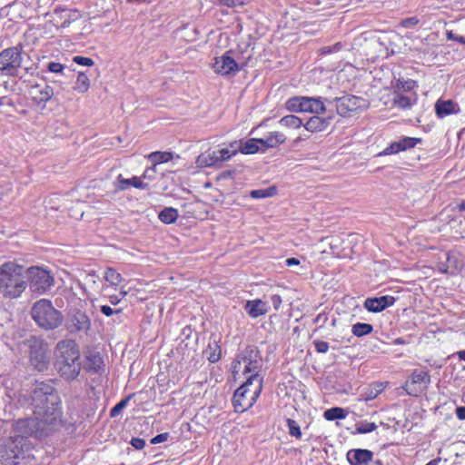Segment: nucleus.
I'll return each mask as SVG.
<instances>
[{
	"mask_svg": "<svg viewBox=\"0 0 465 465\" xmlns=\"http://www.w3.org/2000/svg\"><path fill=\"white\" fill-rule=\"evenodd\" d=\"M31 398L34 416L18 420L17 430L42 439L61 426V399L54 387L45 381L35 384Z\"/></svg>",
	"mask_w": 465,
	"mask_h": 465,
	"instance_id": "1",
	"label": "nucleus"
},
{
	"mask_svg": "<svg viewBox=\"0 0 465 465\" xmlns=\"http://www.w3.org/2000/svg\"><path fill=\"white\" fill-rule=\"evenodd\" d=\"M54 366L60 376L65 380H74L81 371L80 351L74 340H63L54 349Z\"/></svg>",
	"mask_w": 465,
	"mask_h": 465,
	"instance_id": "2",
	"label": "nucleus"
},
{
	"mask_svg": "<svg viewBox=\"0 0 465 465\" xmlns=\"http://www.w3.org/2000/svg\"><path fill=\"white\" fill-rule=\"evenodd\" d=\"M27 287V277L23 266L5 262L0 266V296L15 299L21 296Z\"/></svg>",
	"mask_w": 465,
	"mask_h": 465,
	"instance_id": "3",
	"label": "nucleus"
},
{
	"mask_svg": "<svg viewBox=\"0 0 465 465\" xmlns=\"http://www.w3.org/2000/svg\"><path fill=\"white\" fill-rule=\"evenodd\" d=\"M15 435L8 438L0 448V460L6 465H18L20 460L25 458L28 450L26 438L35 434H25L17 430V421L15 426Z\"/></svg>",
	"mask_w": 465,
	"mask_h": 465,
	"instance_id": "4",
	"label": "nucleus"
},
{
	"mask_svg": "<svg viewBox=\"0 0 465 465\" xmlns=\"http://www.w3.org/2000/svg\"><path fill=\"white\" fill-rule=\"evenodd\" d=\"M232 368L233 373L242 371L246 376V379L252 378L255 375L258 378H263L261 375L262 369L261 352L255 346L244 348L232 361Z\"/></svg>",
	"mask_w": 465,
	"mask_h": 465,
	"instance_id": "5",
	"label": "nucleus"
},
{
	"mask_svg": "<svg viewBox=\"0 0 465 465\" xmlns=\"http://www.w3.org/2000/svg\"><path fill=\"white\" fill-rule=\"evenodd\" d=\"M263 378L256 375L247 378L246 381L234 392L232 403L236 412H243L256 402L262 390Z\"/></svg>",
	"mask_w": 465,
	"mask_h": 465,
	"instance_id": "6",
	"label": "nucleus"
},
{
	"mask_svg": "<svg viewBox=\"0 0 465 465\" xmlns=\"http://www.w3.org/2000/svg\"><path fill=\"white\" fill-rule=\"evenodd\" d=\"M32 317L39 327L45 330L56 329L63 322L62 313L54 308L50 301L45 299H42L34 304Z\"/></svg>",
	"mask_w": 465,
	"mask_h": 465,
	"instance_id": "7",
	"label": "nucleus"
},
{
	"mask_svg": "<svg viewBox=\"0 0 465 465\" xmlns=\"http://www.w3.org/2000/svg\"><path fill=\"white\" fill-rule=\"evenodd\" d=\"M25 343L29 348L31 365L38 371L47 370L50 361L47 343L36 336H31L26 340Z\"/></svg>",
	"mask_w": 465,
	"mask_h": 465,
	"instance_id": "8",
	"label": "nucleus"
},
{
	"mask_svg": "<svg viewBox=\"0 0 465 465\" xmlns=\"http://www.w3.org/2000/svg\"><path fill=\"white\" fill-rule=\"evenodd\" d=\"M27 282L33 292L42 294L54 285V278L50 273L39 267H31L25 271Z\"/></svg>",
	"mask_w": 465,
	"mask_h": 465,
	"instance_id": "9",
	"label": "nucleus"
},
{
	"mask_svg": "<svg viewBox=\"0 0 465 465\" xmlns=\"http://www.w3.org/2000/svg\"><path fill=\"white\" fill-rule=\"evenodd\" d=\"M324 101L329 104L335 103L336 112L342 117L351 116V114L367 107V104L364 99L351 94L342 97H335L332 100L325 98Z\"/></svg>",
	"mask_w": 465,
	"mask_h": 465,
	"instance_id": "10",
	"label": "nucleus"
},
{
	"mask_svg": "<svg viewBox=\"0 0 465 465\" xmlns=\"http://www.w3.org/2000/svg\"><path fill=\"white\" fill-rule=\"evenodd\" d=\"M232 51L229 50L223 55L217 56L213 64V71L222 76H233L242 68L232 56Z\"/></svg>",
	"mask_w": 465,
	"mask_h": 465,
	"instance_id": "11",
	"label": "nucleus"
},
{
	"mask_svg": "<svg viewBox=\"0 0 465 465\" xmlns=\"http://www.w3.org/2000/svg\"><path fill=\"white\" fill-rule=\"evenodd\" d=\"M23 61L22 54L17 46L8 47L0 52V71L13 74Z\"/></svg>",
	"mask_w": 465,
	"mask_h": 465,
	"instance_id": "12",
	"label": "nucleus"
},
{
	"mask_svg": "<svg viewBox=\"0 0 465 465\" xmlns=\"http://www.w3.org/2000/svg\"><path fill=\"white\" fill-rule=\"evenodd\" d=\"M65 327L72 334L79 332L87 333L91 328V320L85 312L80 310H74L66 320Z\"/></svg>",
	"mask_w": 465,
	"mask_h": 465,
	"instance_id": "13",
	"label": "nucleus"
},
{
	"mask_svg": "<svg viewBox=\"0 0 465 465\" xmlns=\"http://www.w3.org/2000/svg\"><path fill=\"white\" fill-rule=\"evenodd\" d=\"M346 458L351 465H368L373 459V452L366 449L350 450Z\"/></svg>",
	"mask_w": 465,
	"mask_h": 465,
	"instance_id": "14",
	"label": "nucleus"
},
{
	"mask_svg": "<svg viewBox=\"0 0 465 465\" xmlns=\"http://www.w3.org/2000/svg\"><path fill=\"white\" fill-rule=\"evenodd\" d=\"M395 301V298L390 295L368 298L364 302V306L369 312H380L393 305Z\"/></svg>",
	"mask_w": 465,
	"mask_h": 465,
	"instance_id": "15",
	"label": "nucleus"
},
{
	"mask_svg": "<svg viewBox=\"0 0 465 465\" xmlns=\"http://www.w3.org/2000/svg\"><path fill=\"white\" fill-rule=\"evenodd\" d=\"M114 188L117 191H125L129 189L131 186H134L137 189H148L149 184L143 183L140 177L133 176L132 178L126 179L124 178L122 174H119L115 181L114 182Z\"/></svg>",
	"mask_w": 465,
	"mask_h": 465,
	"instance_id": "16",
	"label": "nucleus"
},
{
	"mask_svg": "<svg viewBox=\"0 0 465 465\" xmlns=\"http://www.w3.org/2000/svg\"><path fill=\"white\" fill-rule=\"evenodd\" d=\"M333 119V115L327 117H321L320 114H315L308 119L303 124L304 128L311 133H318L324 131Z\"/></svg>",
	"mask_w": 465,
	"mask_h": 465,
	"instance_id": "17",
	"label": "nucleus"
},
{
	"mask_svg": "<svg viewBox=\"0 0 465 465\" xmlns=\"http://www.w3.org/2000/svg\"><path fill=\"white\" fill-rule=\"evenodd\" d=\"M326 111L327 109L322 97L304 96L303 113L323 114Z\"/></svg>",
	"mask_w": 465,
	"mask_h": 465,
	"instance_id": "18",
	"label": "nucleus"
},
{
	"mask_svg": "<svg viewBox=\"0 0 465 465\" xmlns=\"http://www.w3.org/2000/svg\"><path fill=\"white\" fill-rule=\"evenodd\" d=\"M260 144L264 148H276L286 141L284 134L274 131L269 133L264 138H260Z\"/></svg>",
	"mask_w": 465,
	"mask_h": 465,
	"instance_id": "19",
	"label": "nucleus"
},
{
	"mask_svg": "<svg viewBox=\"0 0 465 465\" xmlns=\"http://www.w3.org/2000/svg\"><path fill=\"white\" fill-rule=\"evenodd\" d=\"M435 110L438 116L444 117L451 114L458 113L460 108L458 104L454 103L451 100H439L435 104Z\"/></svg>",
	"mask_w": 465,
	"mask_h": 465,
	"instance_id": "20",
	"label": "nucleus"
},
{
	"mask_svg": "<svg viewBox=\"0 0 465 465\" xmlns=\"http://www.w3.org/2000/svg\"><path fill=\"white\" fill-rule=\"evenodd\" d=\"M199 167H214L219 164L217 153L215 151L207 150L202 153L196 159Z\"/></svg>",
	"mask_w": 465,
	"mask_h": 465,
	"instance_id": "21",
	"label": "nucleus"
},
{
	"mask_svg": "<svg viewBox=\"0 0 465 465\" xmlns=\"http://www.w3.org/2000/svg\"><path fill=\"white\" fill-rule=\"evenodd\" d=\"M245 309L247 310L248 314L252 318H257L267 312L265 303L261 300L248 301L245 304Z\"/></svg>",
	"mask_w": 465,
	"mask_h": 465,
	"instance_id": "22",
	"label": "nucleus"
},
{
	"mask_svg": "<svg viewBox=\"0 0 465 465\" xmlns=\"http://www.w3.org/2000/svg\"><path fill=\"white\" fill-rule=\"evenodd\" d=\"M86 368L93 372H100L104 366V361L99 353H90L86 356Z\"/></svg>",
	"mask_w": 465,
	"mask_h": 465,
	"instance_id": "23",
	"label": "nucleus"
},
{
	"mask_svg": "<svg viewBox=\"0 0 465 465\" xmlns=\"http://www.w3.org/2000/svg\"><path fill=\"white\" fill-rule=\"evenodd\" d=\"M304 96H292L285 102V109L292 113H303Z\"/></svg>",
	"mask_w": 465,
	"mask_h": 465,
	"instance_id": "24",
	"label": "nucleus"
},
{
	"mask_svg": "<svg viewBox=\"0 0 465 465\" xmlns=\"http://www.w3.org/2000/svg\"><path fill=\"white\" fill-rule=\"evenodd\" d=\"M178 211L173 207H165L159 213L158 218L165 224L173 223L178 218Z\"/></svg>",
	"mask_w": 465,
	"mask_h": 465,
	"instance_id": "25",
	"label": "nucleus"
},
{
	"mask_svg": "<svg viewBox=\"0 0 465 465\" xmlns=\"http://www.w3.org/2000/svg\"><path fill=\"white\" fill-rule=\"evenodd\" d=\"M260 141V138H251L244 143H241L240 152L244 154H252L257 153L259 151Z\"/></svg>",
	"mask_w": 465,
	"mask_h": 465,
	"instance_id": "26",
	"label": "nucleus"
},
{
	"mask_svg": "<svg viewBox=\"0 0 465 465\" xmlns=\"http://www.w3.org/2000/svg\"><path fill=\"white\" fill-rule=\"evenodd\" d=\"M347 414L348 411L340 407H332L323 412V417L327 420H342L346 418Z\"/></svg>",
	"mask_w": 465,
	"mask_h": 465,
	"instance_id": "27",
	"label": "nucleus"
},
{
	"mask_svg": "<svg viewBox=\"0 0 465 465\" xmlns=\"http://www.w3.org/2000/svg\"><path fill=\"white\" fill-rule=\"evenodd\" d=\"M393 106L400 109H410L413 105V102L408 96H405L400 93L394 92V97L392 100Z\"/></svg>",
	"mask_w": 465,
	"mask_h": 465,
	"instance_id": "28",
	"label": "nucleus"
},
{
	"mask_svg": "<svg viewBox=\"0 0 465 465\" xmlns=\"http://www.w3.org/2000/svg\"><path fill=\"white\" fill-rule=\"evenodd\" d=\"M392 87L394 88V92L399 93V91L402 90L405 92H410L414 89L416 86V82L413 80H403V79H396L391 82Z\"/></svg>",
	"mask_w": 465,
	"mask_h": 465,
	"instance_id": "29",
	"label": "nucleus"
},
{
	"mask_svg": "<svg viewBox=\"0 0 465 465\" xmlns=\"http://www.w3.org/2000/svg\"><path fill=\"white\" fill-rule=\"evenodd\" d=\"M148 158L153 163V166L156 167L157 164L171 161L173 154L169 152H153L149 154Z\"/></svg>",
	"mask_w": 465,
	"mask_h": 465,
	"instance_id": "30",
	"label": "nucleus"
},
{
	"mask_svg": "<svg viewBox=\"0 0 465 465\" xmlns=\"http://www.w3.org/2000/svg\"><path fill=\"white\" fill-rule=\"evenodd\" d=\"M280 124L284 127L294 129H298L302 125H303L302 119L293 114H289L282 117L280 120Z\"/></svg>",
	"mask_w": 465,
	"mask_h": 465,
	"instance_id": "31",
	"label": "nucleus"
},
{
	"mask_svg": "<svg viewBox=\"0 0 465 465\" xmlns=\"http://www.w3.org/2000/svg\"><path fill=\"white\" fill-rule=\"evenodd\" d=\"M373 331V327L370 323L357 322L352 325L351 331L357 337H362L370 334Z\"/></svg>",
	"mask_w": 465,
	"mask_h": 465,
	"instance_id": "32",
	"label": "nucleus"
},
{
	"mask_svg": "<svg viewBox=\"0 0 465 465\" xmlns=\"http://www.w3.org/2000/svg\"><path fill=\"white\" fill-rule=\"evenodd\" d=\"M90 86V81L88 76L84 73H79L77 75L74 90L79 93H84Z\"/></svg>",
	"mask_w": 465,
	"mask_h": 465,
	"instance_id": "33",
	"label": "nucleus"
},
{
	"mask_svg": "<svg viewBox=\"0 0 465 465\" xmlns=\"http://www.w3.org/2000/svg\"><path fill=\"white\" fill-rule=\"evenodd\" d=\"M276 192V188L272 186L266 189L252 190L251 191L250 195L254 199H263L275 195Z\"/></svg>",
	"mask_w": 465,
	"mask_h": 465,
	"instance_id": "34",
	"label": "nucleus"
},
{
	"mask_svg": "<svg viewBox=\"0 0 465 465\" xmlns=\"http://www.w3.org/2000/svg\"><path fill=\"white\" fill-rule=\"evenodd\" d=\"M104 280L113 286H118L122 282V276L114 269L107 268L104 272Z\"/></svg>",
	"mask_w": 465,
	"mask_h": 465,
	"instance_id": "35",
	"label": "nucleus"
},
{
	"mask_svg": "<svg viewBox=\"0 0 465 465\" xmlns=\"http://www.w3.org/2000/svg\"><path fill=\"white\" fill-rule=\"evenodd\" d=\"M47 68L50 72L54 74H60L61 75L66 76V77H73V71L68 70V74L64 72L65 66L60 63L56 62H50L47 64Z\"/></svg>",
	"mask_w": 465,
	"mask_h": 465,
	"instance_id": "36",
	"label": "nucleus"
},
{
	"mask_svg": "<svg viewBox=\"0 0 465 465\" xmlns=\"http://www.w3.org/2000/svg\"><path fill=\"white\" fill-rule=\"evenodd\" d=\"M430 382V375L426 371H414L411 374V383L412 384H421V383H429Z\"/></svg>",
	"mask_w": 465,
	"mask_h": 465,
	"instance_id": "37",
	"label": "nucleus"
},
{
	"mask_svg": "<svg viewBox=\"0 0 465 465\" xmlns=\"http://www.w3.org/2000/svg\"><path fill=\"white\" fill-rule=\"evenodd\" d=\"M287 427L289 430V434L292 437H295L296 439H301L302 436L301 428L297 421H295L292 419H287Z\"/></svg>",
	"mask_w": 465,
	"mask_h": 465,
	"instance_id": "38",
	"label": "nucleus"
},
{
	"mask_svg": "<svg viewBox=\"0 0 465 465\" xmlns=\"http://www.w3.org/2000/svg\"><path fill=\"white\" fill-rule=\"evenodd\" d=\"M215 153H217V158L219 163H221L222 162L230 160L233 155H235L237 153V148H234L233 150L229 148H223L215 151Z\"/></svg>",
	"mask_w": 465,
	"mask_h": 465,
	"instance_id": "39",
	"label": "nucleus"
},
{
	"mask_svg": "<svg viewBox=\"0 0 465 465\" xmlns=\"http://www.w3.org/2000/svg\"><path fill=\"white\" fill-rule=\"evenodd\" d=\"M377 429L374 422H361L356 424L355 432L358 434H365L371 432Z\"/></svg>",
	"mask_w": 465,
	"mask_h": 465,
	"instance_id": "40",
	"label": "nucleus"
},
{
	"mask_svg": "<svg viewBox=\"0 0 465 465\" xmlns=\"http://www.w3.org/2000/svg\"><path fill=\"white\" fill-rule=\"evenodd\" d=\"M420 141L421 140L419 138L405 137L399 141L401 151L413 148L417 143H420Z\"/></svg>",
	"mask_w": 465,
	"mask_h": 465,
	"instance_id": "41",
	"label": "nucleus"
},
{
	"mask_svg": "<svg viewBox=\"0 0 465 465\" xmlns=\"http://www.w3.org/2000/svg\"><path fill=\"white\" fill-rule=\"evenodd\" d=\"M131 396H128L122 401H120L114 407H113L110 411V416L112 418L117 417L121 411L126 407Z\"/></svg>",
	"mask_w": 465,
	"mask_h": 465,
	"instance_id": "42",
	"label": "nucleus"
},
{
	"mask_svg": "<svg viewBox=\"0 0 465 465\" xmlns=\"http://www.w3.org/2000/svg\"><path fill=\"white\" fill-rule=\"evenodd\" d=\"M39 94H40V98H39L40 102L46 103L54 95V89L49 85H45L42 90L39 91Z\"/></svg>",
	"mask_w": 465,
	"mask_h": 465,
	"instance_id": "43",
	"label": "nucleus"
},
{
	"mask_svg": "<svg viewBox=\"0 0 465 465\" xmlns=\"http://www.w3.org/2000/svg\"><path fill=\"white\" fill-rule=\"evenodd\" d=\"M399 142L392 143L390 146L386 147L382 152L379 153V155H389L392 153H398L401 151Z\"/></svg>",
	"mask_w": 465,
	"mask_h": 465,
	"instance_id": "44",
	"label": "nucleus"
},
{
	"mask_svg": "<svg viewBox=\"0 0 465 465\" xmlns=\"http://www.w3.org/2000/svg\"><path fill=\"white\" fill-rule=\"evenodd\" d=\"M247 0H219L220 5L235 8L238 6H243L246 4Z\"/></svg>",
	"mask_w": 465,
	"mask_h": 465,
	"instance_id": "45",
	"label": "nucleus"
},
{
	"mask_svg": "<svg viewBox=\"0 0 465 465\" xmlns=\"http://www.w3.org/2000/svg\"><path fill=\"white\" fill-rule=\"evenodd\" d=\"M313 345L317 352L319 353H326L329 351V343L327 341L315 340L313 341Z\"/></svg>",
	"mask_w": 465,
	"mask_h": 465,
	"instance_id": "46",
	"label": "nucleus"
},
{
	"mask_svg": "<svg viewBox=\"0 0 465 465\" xmlns=\"http://www.w3.org/2000/svg\"><path fill=\"white\" fill-rule=\"evenodd\" d=\"M73 61L75 64H77L79 65H83V66H92L94 64V62L93 59H91L89 57L79 56V55L74 56Z\"/></svg>",
	"mask_w": 465,
	"mask_h": 465,
	"instance_id": "47",
	"label": "nucleus"
},
{
	"mask_svg": "<svg viewBox=\"0 0 465 465\" xmlns=\"http://www.w3.org/2000/svg\"><path fill=\"white\" fill-rule=\"evenodd\" d=\"M108 290V287L107 286H104L102 288V293L104 297H107L109 302L114 304V305H116L118 304L121 300H122V297H120L118 294H107L106 292Z\"/></svg>",
	"mask_w": 465,
	"mask_h": 465,
	"instance_id": "48",
	"label": "nucleus"
},
{
	"mask_svg": "<svg viewBox=\"0 0 465 465\" xmlns=\"http://www.w3.org/2000/svg\"><path fill=\"white\" fill-rule=\"evenodd\" d=\"M418 23H419V19L412 16V17H408V18L402 19L401 21V25L404 28H412L415 25H417Z\"/></svg>",
	"mask_w": 465,
	"mask_h": 465,
	"instance_id": "49",
	"label": "nucleus"
},
{
	"mask_svg": "<svg viewBox=\"0 0 465 465\" xmlns=\"http://www.w3.org/2000/svg\"><path fill=\"white\" fill-rule=\"evenodd\" d=\"M220 357H221V349L220 347L217 345L216 342H214V348H213V351L210 352L209 355H208V360L211 361V362H216L220 360Z\"/></svg>",
	"mask_w": 465,
	"mask_h": 465,
	"instance_id": "50",
	"label": "nucleus"
},
{
	"mask_svg": "<svg viewBox=\"0 0 465 465\" xmlns=\"http://www.w3.org/2000/svg\"><path fill=\"white\" fill-rule=\"evenodd\" d=\"M168 439H169V433L168 432L160 433V434L156 435L155 437H153L151 440V443L152 444H158V443L166 441Z\"/></svg>",
	"mask_w": 465,
	"mask_h": 465,
	"instance_id": "51",
	"label": "nucleus"
},
{
	"mask_svg": "<svg viewBox=\"0 0 465 465\" xmlns=\"http://www.w3.org/2000/svg\"><path fill=\"white\" fill-rule=\"evenodd\" d=\"M130 444L136 450H142L145 446V440L141 438H133Z\"/></svg>",
	"mask_w": 465,
	"mask_h": 465,
	"instance_id": "52",
	"label": "nucleus"
},
{
	"mask_svg": "<svg viewBox=\"0 0 465 465\" xmlns=\"http://www.w3.org/2000/svg\"><path fill=\"white\" fill-rule=\"evenodd\" d=\"M341 43H337V44L333 45L332 46H324V47H322L321 49V54H331V52L341 50Z\"/></svg>",
	"mask_w": 465,
	"mask_h": 465,
	"instance_id": "53",
	"label": "nucleus"
},
{
	"mask_svg": "<svg viewBox=\"0 0 465 465\" xmlns=\"http://www.w3.org/2000/svg\"><path fill=\"white\" fill-rule=\"evenodd\" d=\"M100 311L103 314H104L105 316H112L114 313H119L121 312V310H113L110 306L108 305H102L100 307Z\"/></svg>",
	"mask_w": 465,
	"mask_h": 465,
	"instance_id": "54",
	"label": "nucleus"
},
{
	"mask_svg": "<svg viewBox=\"0 0 465 465\" xmlns=\"http://www.w3.org/2000/svg\"><path fill=\"white\" fill-rule=\"evenodd\" d=\"M271 302L273 305V308L277 311L279 310L281 304H282V298L278 294H273L271 297Z\"/></svg>",
	"mask_w": 465,
	"mask_h": 465,
	"instance_id": "55",
	"label": "nucleus"
},
{
	"mask_svg": "<svg viewBox=\"0 0 465 465\" xmlns=\"http://www.w3.org/2000/svg\"><path fill=\"white\" fill-rule=\"evenodd\" d=\"M447 38L449 40L458 41L460 43L464 44L465 43V37L463 36H458L456 35L452 31H449L447 33Z\"/></svg>",
	"mask_w": 465,
	"mask_h": 465,
	"instance_id": "56",
	"label": "nucleus"
},
{
	"mask_svg": "<svg viewBox=\"0 0 465 465\" xmlns=\"http://www.w3.org/2000/svg\"><path fill=\"white\" fill-rule=\"evenodd\" d=\"M381 391H382V389H377V390H375V391H372V390H371V392H370L367 396H365V397L363 398V400H364L365 401H371V400L375 399V398L379 395V393H380Z\"/></svg>",
	"mask_w": 465,
	"mask_h": 465,
	"instance_id": "57",
	"label": "nucleus"
},
{
	"mask_svg": "<svg viewBox=\"0 0 465 465\" xmlns=\"http://www.w3.org/2000/svg\"><path fill=\"white\" fill-rule=\"evenodd\" d=\"M155 173V167L153 165L151 168H147L143 174V177L145 179H153V175Z\"/></svg>",
	"mask_w": 465,
	"mask_h": 465,
	"instance_id": "58",
	"label": "nucleus"
},
{
	"mask_svg": "<svg viewBox=\"0 0 465 465\" xmlns=\"http://www.w3.org/2000/svg\"><path fill=\"white\" fill-rule=\"evenodd\" d=\"M456 415L460 420H465V406L458 407L456 409Z\"/></svg>",
	"mask_w": 465,
	"mask_h": 465,
	"instance_id": "59",
	"label": "nucleus"
},
{
	"mask_svg": "<svg viewBox=\"0 0 465 465\" xmlns=\"http://www.w3.org/2000/svg\"><path fill=\"white\" fill-rule=\"evenodd\" d=\"M403 389L406 391L407 394H409V395H411V396L418 395L419 391L417 390L411 389L408 383H406V385L403 387Z\"/></svg>",
	"mask_w": 465,
	"mask_h": 465,
	"instance_id": "60",
	"label": "nucleus"
},
{
	"mask_svg": "<svg viewBox=\"0 0 465 465\" xmlns=\"http://www.w3.org/2000/svg\"><path fill=\"white\" fill-rule=\"evenodd\" d=\"M300 261L297 258L292 257L286 260L287 266L299 265Z\"/></svg>",
	"mask_w": 465,
	"mask_h": 465,
	"instance_id": "61",
	"label": "nucleus"
},
{
	"mask_svg": "<svg viewBox=\"0 0 465 465\" xmlns=\"http://www.w3.org/2000/svg\"><path fill=\"white\" fill-rule=\"evenodd\" d=\"M327 320V317L324 315V314H319L315 320H314V322L317 323V322H325V321Z\"/></svg>",
	"mask_w": 465,
	"mask_h": 465,
	"instance_id": "62",
	"label": "nucleus"
},
{
	"mask_svg": "<svg viewBox=\"0 0 465 465\" xmlns=\"http://www.w3.org/2000/svg\"><path fill=\"white\" fill-rule=\"evenodd\" d=\"M462 223H463V221H462V220H460H460H459V219H457V218L452 219V221H451V227H452V228H455V225H460V226H461V225H462Z\"/></svg>",
	"mask_w": 465,
	"mask_h": 465,
	"instance_id": "63",
	"label": "nucleus"
},
{
	"mask_svg": "<svg viewBox=\"0 0 465 465\" xmlns=\"http://www.w3.org/2000/svg\"><path fill=\"white\" fill-rule=\"evenodd\" d=\"M368 465H383L382 462L380 460H374L372 459Z\"/></svg>",
	"mask_w": 465,
	"mask_h": 465,
	"instance_id": "64",
	"label": "nucleus"
}]
</instances>
